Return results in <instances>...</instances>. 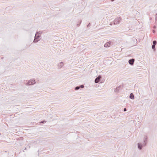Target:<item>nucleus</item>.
<instances>
[{"label":"nucleus","instance_id":"12","mask_svg":"<svg viewBox=\"0 0 157 157\" xmlns=\"http://www.w3.org/2000/svg\"><path fill=\"white\" fill-rule=\"evenodd\" d=\"M79 23H78L77 24V25L78 26L80 25V24H81L82 22V21L81 20H79Z\"/></svg>","mask_w":157,"mask_h":157},{"label":"nucleus","instance_id":"5","mask_svg":"<svg viewBox=\"0 0 157 157\" xmlns=\"http://www.w3.org/2000/svg\"><path fill=\"white\" fill-rule=\"evenodd\" d=\"M135 59H130L128 61L129 64L131 65H133L134 64Z\"/></svg>","mask_w":157,"mask_h":157},{"label":"nucleus","instance_id":"8","mask_svg":"<svg viewBox=\"0 0 157 157\" xmlns=\"http://www.w3.org/2000/svg\"><path fill=\"white\" fill-rule=\"evenodd\" d=\"M121 86H119L118 87H117L114 90V91L115 92L117 93L118 92L119 89L121 87Z\"/></svg>","mask_w":157,"mask_h":157},{"label":"nucleus","instance_id":"24","mask_svg":"<svg viewBox=\"0 0 157 157\" xmlns=\"http://www.w3.org/2000/svg\"><path fill=\"white\" fill-rule=\"evenodd\" d=\"M112 2L114 1L115 0H111Z\"/></svg>","mask_w":157,"mask_h":157},{"label":"nucleus","instance_id":"11","mask_svg":"<svg viewBox=\"0 0 157 157\" xmlns=\"http://www.w3.org/2000/svg\"><path fill=\"white\" fill-rule=\"evenodd\" d=\"M39 40H40V39H35V38H34V39L33 40V42L35 43H37V42H38Z\"/></svg>","mask_w":157,"mask_h":157},{"label":"nucleus","instance_id":"13","mask_svg":"<svg viewBox=\"0 0 157 157\" xmlns=\"http://www.w3.org/2000/svg\"><path fill=\"white\" fill-rule=\"evenodd\" d=\"M157 44V41L156 40H154L153 41V45H155H155L156 44Z\"/></svg>","mask_w":157,"mask_h":157},{"label":"nucleus","instance_id":"22","mask_svg":"<svg viewBox=\"0 0 157 157\" xmlns=\"http://www.w3.org/2000/svg\"><path fill=\"white\" fill-rule=\"evenodd\" d=\"M152 32H153L154 33H155V30H152Z\"/></svg>","mask_w":157,"mask_h":157},{"label":"nucleus","instance_id":"26","mask_svg":"<svg viewBox=\"0 0 157 157\" xmlns=\"http://www.w3.org/2000/svg\"><path fill=\"white\" fill-rule=\"evenodd\" d=\"M26 149V148H25V149L24 150H25Z\"/></svg>","mask_w":157,"mask_h":157},{"label":"nucleus","instance_id":"20","mask_svg":"<svg viewBox=\"0 0 157 157\" xmlns=\"http://www.w3.org/2000/svg\"><path fill=\"white\" fill-rule=\"evenodd\" d=\"M46 121H42L41 122H40V123H44V122H46Z\"/></svg>","mask_w":157,"mask_h":157},{"label":"nucleus","instance_id":"3","mask_svg":"<svg viewBox=\"0 0 157 157\" xmlns=\"http://www.w3.org/2000/svg\"><path fill=\"white\" fill-rule=\"evenodd\" d=\"M35 82V81L34 79H31L28 82L27 84L29 85H31L34 84Z\"/></svg>","mask_w":157,"mask_h":157},{"label":"nucleus","instance_id":"14","mask_svg":"<svg viewBox=\"0 0 157 157\" xmlns=\"http://www.w3.org/2000/svg\"><path fill=\"white\" fill-rule=\"evenodd\" d=\"M36 33L40 35L42 34V32L41 31L36 32Z\"/></svg>","mask_w":157,"mask_h":157},{"label":"nucleus","instance_id":"15","mask_svg":"<svg viewBox=\"0 0 157 157\" xmlns=\"http://www.w3.org/2000/svg\"><path fill=\"white\" fill-rule=\"evenodd\" d=\"M80 88V87L79 86H77L75 87V90H79Z\"/></svg>","mask_w":157,"mask_h":157},{"label":"nucleus","instance_id":"2","mask_svg":"<svg viewBox=\"0 0 157 157\" xmlns=\"http://www.w3.org/2000/svg\"><path fill=\"white\" fill-rule=\"evenodd\" d=\"M121 20V18L120 17H118L114 19L113 21V24L114 25L118 24H119Z\"/></svg>","mask_w":157,"mask_h":157},{"label":"nucleus","instance_id":"7","mask_svg":"<svg viewBox=\"0 0 157 157\" xmlns=\"http://www.w3.org/2000/svg\"><path fill=\"white\" fill-rule=\"evenodd\" d=\"M40 37H41V36H40V35H38L36 33L35 36L34 37V38H35V39H38L40 40Z\"/></svg>","mask_w":157,"mask_h":157},{"label":"nucleus","instance_id":"16","mask_svg":"<svg viewBox=\"0 0 157 157\" xmlns=\"http://www.w3.org/2000/svg\"><path fill=\"white\" fill-rule=\"evenodd\" d=\"M152 48L154 49V51L155 50V45H152Z\"/></svg>","mask_w":157,"mask_h":157},{"label":"nucleus","instance_id":"9","mask_svg":"<svg viewBox=\"0 0 157 157\" xmlns=\"http://www.w3.org/2000/svg\"><path fill=\"white\" fill-rule=\"evenodd\" d=\"M129 98L130 99H133L134 98V96L133 93H131Z\"/></svg>","mask_w":157,"mask_h":157},{"label":"nucleus","instance_id":"1","mask_svg":"<svg viewBox=\"0 0 157 157\" xmlns=\"http://www.w3.org/2000/svg\"><path fill=\"white\" fill-rule=\"evenodd\" d=\"M147 136H145L143 140V143H138V147L140 150H141L143 147H145L147 143Z\"/></svg>","mask_w":157,"mask_h":157},{"label":"nucleus","instance_id":"10","mask_svg":"<svg viewBox=\"0 0 157 157\" xmlns=\"http://www.w3.org/2000/svg\"><path fill=\"white\" fill-rule=\"evenodd\" d=\"M110 45V43L109 42L108 43H106L104 45V46L106 47H109V46Z\"/></svg>","mask_w":157,"mask_h":157},{"label":"nucleus","instance_id":"6","mask_svg":"<svg viewBox=\"0 0 157 157\" xmlns=\"http://www.w3.org/2000/svg\"><path fill=\"white\" fill-rule=\"evenodd\" d=\"M63 66V62H61L58 65L57 67L58 68L60 69Z\"/></svg>","mask_w":157,"mask_h":157},{"label":"nucleus","instance_id":"19","mask_svg":"<svg viewBox=\"0 0 157 157\" xmlns=\"http://www.w3.org/2000/svg\"><path fill=\"white\" fill-rule=\"evenodd\" d=\"M90 26V23H89V24L87 25V27H89Z\"/></svg>","mask_w":157,"mask_h":157},{"label":"nucleus","instance_id":"17","mask_svg":"<svg viewBox=\"0 0 157 157\" xmlns=\"http://www.w3.org/2000/svg\"><path fill=\"white\" fill-rule=\"evenodd\" d=\"M155 19L156 21H157V13L155 15Z\"/></svg>","mask_w":157,"mask_h":157},{"label":"nucleus","instance_id":"18","mask_svg":"<svg viewBox=\"0 0 157 157\" xmlns=\"http://www.w3.org/2000/svg\"><path fill=\"white\" fill-rule=\"evenodd\" d=\"M80 87V88H83L84 87V86L83 85H81L80 86H79Z\"/></svg>","mask_w":157,"mask_h":157},{"label":"nucleus","instance_id":"21","mask_svg":"<svg viewBox=\"0 0 157 157\" xmlns=\"http://www.w3.org/2000/svg\"><path fill=\"white\" fill-rule=\"evenodd\" d=\"M124 112H125V111H127V109L126 108H124Z\"/></svg>","mask_w":157,"mask_h":157},{"label":"nucleus","instance_id":"23","mask_svg":"<svg viewBox=\"0 0 157 157\" xmlns=\"http://www.w3.org/2000/svg\"><path fill=\"white\" fill-rule=\"evenodd\" d=\"M156 28V26H155L153 27V28L155 29Z\"/></svg>","mask_w":157,"mask_h":157},{"label":"nucleus","instance_id":"4","mask_svg":"<svg viewBox=\"0 0 157 157\" xmlns=\"http://www.w3.org/2000/svg\"><path fill=\"white\" fill-rule=\"evenodd\" d=\"M101 78V76L100 75L98 76L97 78H96L94 82L95 83H98L100 80V79Z\"/></svg>","mask_w":157,"mask_h":157},{"label":"nucleus","instance_id":"25","mask_svg":"<svg viewBox=\"0 0 157 157\" xmlns=\"http://www.w3.org/2000/svg\"><path fill=\"white\" fill-rule=\"evenodd\" d=\"M3 58H4L3 57H1V59H3Z\"/></svg>","mask_w":157,"mask_h":157}]
</instances>
